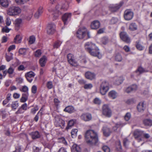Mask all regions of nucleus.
Returning a JSON list of instances; mask_svg holds the SVG:
<instances>
[{
	"label": "nucleus",
	"instance_id": "35",
	"mask_svg": "<svg viewBox=\"0 0 152 152\" xmlns=\"http://www.w3.org/2000/svg\"><path fill=\"white\" fill-rule=\"evenodd\" d=\"M129 29L132 31L136 30L137 29V26L135 23H132L129 25Z\"/></svg>",
	"mask_w": 152,
	"mask_h": 152
},
{
	"label": "nucleus",
	"instance_id": "55",
	"mask_svg": "<svg viewBox=\"0 0 152 152\" xmlns=\"http://www.w3.org/2000/svg\"><path fill=\"white\" fill-rule=\"evenodd\" d=\"M130 87L132 91H135L136 90H137V85L135 84H133Z\"/></svg>",
	"mask_w": 152,
	"mask_h": 152
},
{
	"label": "nucleus",
	"instance_id": "6",
	"mask_svg": "<svg viewBox=\"0 0 152 152\" xmlns=\"http://www.w3.org/2000/svg\"><path fill=\"white\" fill-rule=\"evenodd\" d=\"M87 30L85 27L80 28L77 32V37L80 39L83 38L86 35Z\"/></svg>",
	"mask_w": 152,
	"mask_h": 152
},
{
	"label": "nucleus",
	"instance_id": "3",
	"mask_svg": "<svg viewBox=\"0 0 152 152\" xmlns=\"http://www.w3.org/2000/svg\"><path fill=\"white\" fill-rule=\"evenodd\" d=\"M21 12V10L18 7L12 6L7 9V13L9 16H14L18 15Z\"/></svg>",
	"mask_w": 152,
	"mask_h": 152
},
{
	"label": "nucleus",
	"instance_id": "32",
	"mask_svg": "<svg viewBox=\"0 0 152 152\" xmlns=\"http://www.w3.org/2000/svg\"><path fill=\"white\" fill-rule=\"evenodd\" d=\"M144 124L145 126H151L152 125V121L148 119H145L143 121Z\"/></svg>",
	"mask_w": 152,
	"mask_h": 152
},
{
	"label": "nucleus",
	"instance_id": "60",
	"mask_svg": "<svg viewBox=\"0 0 152 152\" xmlns=\"http://www.w3.org/2000/svg\"><path fill=\"white\" fill-rule=\"evenodd\" d=\"M37 90V88L36 86H33L31 88L32 92L33 94L36 93Z\"/></svg>",
	"mask_w": 152,
	"mask_h": 152
},
{
	"label": "nucleus",
	"instance_id": "57",
	"mask_svg": "<svg viewBox=\"0 0 152 152\" xmlns=\"http://www.w3.org/2000/svg\"><path fill=\"white\" fill-rule=\"evenodd\" d=\"M136 47L139 50H142L143 49L142 46L139 43H137Z\"/></svg>",
	"mask_w": 152,
	"mask_h": 152
},
{
	"label": "nucleus",
	"instance_id": "50",
	"mask_svg": "<svg viewBox=\"0 0 152 152\" xmlns=\"http://www.w3.org/2000/svg\"><path fill=\"white\" fill-rule=\"evenodd\" d=\"M5 23L6 25L7 26L10 25L11 23V21L10 18L9 17H7L5 20Z\"/></svg>",
	"mask_w": 152,
	"mask_h": 152
},
{
	"label": "nucleus",
	"instance_id": "44",
	"mask_svg": "<svg viewBox=\"0 0 152 152\" xmlns=\"http://www.w3.org/2000/svg\"><path fill=\"white\" fill-rule=\"evenodd\" d=\"M35 40V38L34 36H31L29 38V44H31L34 43Z\"/></svg>",
	"mask_w": 152,
	"mask_h": 152
},
{
	"label": "nucleus",
	"instance_id": "15",
	"mask_svg": "<svg viewBox=\"0 0 152 152\" xmlns=\"http://www.w3.org/2000/svg\"><path fill=\"white\" fill-rule=\"evenodd\" d=\"M81 119L84 121H88L90 120L92 118L91 115L89 113H85L83 114L81 116Z\"/></svg>",
	"mask_w": 152,
	"mask_h": 152
},
{
	"label": "nucleus",
	"instance_id": "41",
	"mask_svg": "<svg viewBox=\"0 0 152 152\" xmlns=\"http://www.w3.org/2000/svg\"><path fill=\"white\" fill-rule=\"evenodd\" d=\"M101 42L102 44L105 45L108 42V39L106 37H103L102 38Z\"/></svg>",
	"mask_w": 152,
	"mask_h": 152
},
{
	"label": "nucleus",
	"instance_id": "16",
	"mask_svg": "<svg viewBox=\"0 0 152 152\" xmlns=\"http://www.w3.org/2000/svg\"><path fill=\"white\" fill-rule=\"evenodd\" d=\"M85 76L87 79L91 80L95 78V74L89 71L86 72Z\"/></svg>",
	"mask_w": 152,
	"mask_h": 152
},
{
	"label": "nucleus",
	"instance_id": "40",
	"mask_svg": "<svg viewBox=\"0 0 152 152\" xmlns=\"http://www.w3.org/2000/svg\"><path fill=\"white\" fill-rule=\"evenodd\" d=\"M131 116V114L130 113H126L124 116L125 120L127 121H129L130 118Z\"/></svg>",
	"mask_w": 152,
	"mask_h": 152
},
{
	"label": "nucleus",
	"instance_id": "24",
	"mask_svg": "<svg viewBox=\"0 0 152 152\" xmlns=\"http://www.w3.org/2000/svg\"><path fill=\"white\" fill-rule=\"evenodd\" d=\"M43 7H39L38 11L36 12L35 14L34 15V17L35 18L37 19L39 18L40 15L43 12Z\"/></svg>",
	"mask_w": 152,
	"mask_h": 152
},
{
	"label": "nucleus",
	"instance_id": "1",
	"mask_svg": "<svg viewBox=\"0 0 152 152\" xmlns=\"http://www.w3.org/2000/svg\"><path fill=\"white\" fill-rule=\"evenodd\" d=\"M85 137L87 143L89 144H95L98 141V134L94 130H87L86 132Z\"/></svg>",
	"mask_w": 152,
	"mask_h": 152
},
{
	"label": "nucleus",
	"instance_id": "48",
	"mask_svg": "<svg viewBox=\"0 0 152 152\" xmlns=\"http://www.w3.org/2000/svg\"><path fill=\"white\" fill-rule=\"evenodd\" d=\"M41 55V52L39 50L36 51L34 53V56L36 57H39Z\"/></svg>",
	"mask_w": 152,
	"mask_h": 152
},
{
	"label": "nucleus",
	"instance_id": "43",
	"mask_svg": "<svg viewBox=\"0 0 152 152\" xmlns=\"http://www.w3.org/2000/svg\"><path fill=\"white\" fill-rule=\"evenodd\" d=\"M46 86L47 88L49 89L52 88L53 86L52 82L50 81L48 82L47 83Z\"/></svg>",
	"mask_w": 152,
	"mask_h": 152
},
{
	"label": "nucleus",
	"instance_id": "5",
	"mask_svg": "<svg viewBox=\"0 0 152 152\" xmlns=\"http://www.w3.org/2000/svg\"><path fill=\"white\" fill-rule=\"evenodd\" d=\"M143 134V131L137 129L135 130L134 132V138L139 142L142 140L143 139L142 137Z\"/></svg>",
	"mask_w": 152,
	"mask_h": 152
},
{
	"label": "nucleus",
	"instance_id": "38",
	"mask_svg": "<svg viewBox=\"0 0 152 152\" xmlns=\"http://www.w3.org/2000/svg\"><path fill=\"white\" fill-rule=\"evenodd\" d=\"M77 131L78 130L77 129H74L72 130L71 134L72 138H73L76 136Z\"/></svg>",
	"mask_w": 152,
	"mask_h": 152
},
{
	"label": "nucleus",
	"instance_id": "63",
	"mask_svg": "<svg viewBox=\"0 0 152 152\" xmlns=\"http://www.w3.org/2000/svg\"><path fill=\"white\" fill-rule=\"evenodd\" d=\"M24 111L22 109L21 107L19 108L18 110L16 112V114H19L20 113H23Z\"/></svg>",
	"mask_w": 152,
	"mask_h": 152
},
{
	"label": "nucleus",
	"instance_id": "59",
	"mask_svg": "<svg viewBox=\"0 0 152 152\" xmlns=\"http://www.w3.org/2000/svg\"><path fill=\"white\" fill-rule=\"evenodd\" d=\"M19 52L21 54H25L26 53V50L24 48H20L19 50Z\"/></svg>",
	"mask_w": 152,
	"mask_h": 152
},
{
	"label": "nucleus",
	"instance_id": "30",
	"mask_svg": "<svg viewBox=\"0 0 152 152\" xmlns=\"http://www.w3.org/2000/svg\"><path fill=\"white\" fill-rule=\"evenodd\" d=\"M58 124L57 126H60L62 129H63L64 126L65 122L64 121L61 119H59L58 121H57Z\"/></svg>",
	"mask_w": 152,
	"mask_h": 152
},
{
	"label": "nucleus",
	"instance_id": "33",
	"mask_svg": "<svg viewBox=\"0 0 152 152\" xmlns=\"http://www.w3.org/2000/svg\"><path fill=\"white\" fill-rule=\"evenodd\" d=\"M19 106L18 103V101H14L12 102L11 107L12 110L16 109Z\"/></svg>",
	"mask_w": 152,
	"mask_h": 152
},
{
	"label": "nucleus",
	"instance_id": "23",
	"mask_svg": "<svg viewBox=\"0 0 152 152\" xmlns=\"http://www.w3.org/2000/svg\"><path fill=\"white\" fill-rule=\"evenodd\" d=\"M109 97L113 99H115L117 96V93L114 91H111L108 93Z\"/></svg>",
	"mask_w": 152,
	"mask_h": 152
},
{
	"label": "nucleus",
	"instance_id": "14",
	"mask_svg": "<svg viewBox=\"0 0 152 152\" xmlns=\"http://www.w3.org/2000/svg\"><path fill=\"white\" fill-rule=\"evenodd\" d=\"M100 26L99 22L97 20H95L92 22L91 24V29H96L98 28Z\"/></svg>",
	"mask_w": 152,
	"mask_h": 152
},
{
	"label": "nucleus",
	"instance_id": "47",
	"mask_svg": "<svg viewBox=\"0 0 152 152\" xmlns=\"http://www.w3.org/2000/svg\"><path fill=\"white\" fill-rule=\"evenodd\" d=\"M137 72H139L140 73H142L143 72H147L148 71L142 67H139L137 70Z\"/></svg>",
	"mask_w": 152,
	"mask_h": 152
},
{
	"label": "nucleus",
	"instance_id": "9",
	"mask_svg": "<svg viewBox=\"0 0 152 152\" xmlns=\"http://www.w3.org/2000/svg\"><path fill=\"white\" fill-rule=\"evenodd\" d=\"M55 25L53 23L48 24L46 29L47 34L49 35L53 34L55 31Z\"/></svg>",
	"mask_w": 152,
	"mask_h": 152
},
{
	"label": "nucleus",
	"instance_id": "20",
	"mask_svg": "<svg viewBox=\"0 0 152 152\" xmlns=\"http://www.w3.org/2000/svg\"><path fill=\"white\" fill-rule=\"evenodd\" d=\"M72 152H81V149L79 146L76 144H74L71 148Z\"/></svg>",
	"mask_w": 152,
	"mask_h": 152
},
{
	"label": "nucleus",
	"instance_id": "37",
	"mask_svg": "<svg viewBox=\"0 0 152 152\" xmlns=\"http://www.w3.org/2000/svg\"><path fill=\"white\" fill-rule=\"evenodd\" d=\"M115 59L118 61H121L122 59L121 55L119 53L117 54L115 57Z\"/></svg>",
	"mask_w": 152,
	"mask_h": 152
},
{
	"label": "nucleus",
	"instance_id": "17",
	"mask_svg": "<svg viewBox=\"0 0 152 152\" xmlns=\"http://www.w3.org/2000/svg\"><path fill=\"white\" fill-rule=\"evenodd\" d=\"M85 49L88 51L92 48H94L95 47V44H92L91 42H87L85 44Z\"/></svg>",
	"mask_w": 152,
	"mask_h": 152
},
{
	"label": "nucleus",
	"instance_id": "21",
	"mask_svg": "<svg viewBox=\"0 0 152 152\" xmlns=\"http://www.w3.org/2000/svg\"><path fill=\"white\" fill-rule=\"evenodd\" d=\"M30 134L33 139L39 138L40 137V134L39 132L37 131L32 132L30 133Z\"/></svg>",
	"mask_w": 152,
	"mask_h": 152
},
{
	"label": "nucleus",
	"instance_id": "62",
	"mask_svg": "<svg viewBox=\"0 0 152 152\" xmlns=\"http://www.w3.org/2000/svg\"><path fill=\"white\" fill-rule=\"evenodd\" d=\"M16 81L19 83L20 84L23 82V79L21 77H18L16 79Z\"/></svg>",
	"mask_w": 152,
	"mask_h": 152
},
{
	"label": "nucleus",
	"instance_id": "19",
	"mask_svg": "<svg viewBox=\"0 0 152 152\" xmlns=\"http://www.w3.org/2000/svg\"><path fill=\"white\" fill-rule=\"evenodd\" d=\"M71 15V13H66L63 15L62 17V19L64 24H66L67 20L70 18Z\"/></svg>",
	"mask_w": 152,
	"mask_h": 152
},
{
	"label": "nucleus",
	"instance_id": "29",
	"mask_svg": "<svg viewBox=\"0 0 152 152\" xmlns=\"http://www.w3.org/2000/svg\"><path fill=\"white\" fill-rule=\"evenodd\" d=\"M64 111L69 113H71L74 112V109L73 107L72 106H68L65 108Z\"/></svg>",
	"mask_w": 152,
	"mask_h": 152
},
{
	"label": "nucleus",
	"instance_id": "42",
	"mask_svg": "<svg viewBox=\"0 0 152 152\" xmlns=\"http://www.w3.org/2000/svg\"><path fill=\"white\" fill-rule=\"evenodd\" d=\"M93 87V85L91 83L86 84V83L84 86V88L86 89H91Z\"/></svg>",
	"mask_w": 152,
	"mask_h": 152
},
{
	"label": "nucleus",
	"instance_id": "18",
	"mask_svg": "<svg viewBox=\"0 0 152 152\" xmlns=\"http://www.w3.org/2000/svg\"><path fill=\"white\" fill-rule=\"evenodd\" d=\"M22 22V20L18 18L16 19L14 23L16 30H18L19 29Z\"/></svg>",
	"mask_w": 152,
	"mask_h": 152
},
{
	"label": "nucleus",
	"instance_id": "31",
	"mask_svg": "<svg viewBox=\"0 0 152 152\" xmlns=\"http://www.w3.org/2000/svg\"><path fill=\"white\" fill-rule=\"evenodd\" d=\"M121 6L120 5H116L110 7V10L113 12H115L118 10Z\"/></svg>",
	"mask_w": 152,
	"mask_h": 152
},
{
	"label": "nucleus",
	"instance_id": "34",
	"mask_svg": "<svg viewBox=\"0 0 152 152\" xmlns=\"http://www.w3.org/2000/svg\"><path fill=\"white\" fill-rule=\"evenodd\" d=\"M21 38L19 35H17L14 38V42L16 43H19L20 42Z\"/></svg>",
	"mask_w": 152,
	"mask_h": 152
},
{
	"label": "nucleus",
	"instance_id": "10",
	"mask_svg": "<svg viewBox=\"0 0 152 152\" xmlns=\"http://www.w3.org/2000/svg\"><path fill=\"white\" fill-rule=\"evenodd\" d=\"M88 52L91 55L94 56H97L99 58H100L101 57L99 51V49L96 46L95 48H92Z\"/></svg>",
	"mask_w": 152,
	"mask_h": 152
},
{
	"label": "nucleus",
	"instance_id": "49",
	"mask_svg": "<svg viewBox=\"0 0 152 152\" xmlns=\"http://www.w3.org/2000/svg\"><path fill=\"white\" fill-rule=\"evenodd\" d=\"M38 109L39 108L37 106L31 109V113L32 114H34L38 110Z\"/></svg>",
	"mask_w": 152,
	"mask_h": 152
},
{
	"label": "nucleus",
	"instance_id": "61",
	"mask_svg": "<svg viewBox=\"0 0 152 152\" xmlns=\"http://www.w3.org/2000/svg\"><path fill=\"white\" fill-rule=\"evenodd\" d=\"M123 49L126 52H128L130 50V49L129 47L126 45H125Z\"/></svg>",
	"mask_w": 152,
	"mask_h": 152
},
{
	"label": "nucleus",
	"instance_id": "51",
	"mask_svg": "<svg viewBox=\"0 0 152 152\" xmlns=\"http://www.w3.org/2000/svg\"><path fill=\"white\" fill-rule=\"evenodd\" d=\"M61 42L60 41H57L55 42L53 47L55 48H58L61 45Z\"/></svg>",
	"mask_w": 152,
	"mask_h": 152
},
{
	"label": "nucleus",
	"instance_id": "13",
	"mask_svg": "<svg viewBox=\"0 0 152 152\" xmlns=\"http://www.w3.org/2000/svg\"><path fill=\"white\" fill-rule=\"evenodd\" d=\"M35 76V74L32 72H30L25 75V77L27 80L29 82H31Z\"/></svg>",
	"mask_w": 152,
	"mask_h": 152
},
{
	"label": "nucleus",
	"instance_id": "28",
	"mask_svg": "<svg viewBox=\"0 0 152 152\" xmlns=\"http://www.w3.org/2000/svg\"><path fill=\"white\" fill-rule=\"evenodd\" d=\"M46 58L45 56H44L39 60V63L41 66L43 67L45 66L46 63Z\"/></svg>",
	"mask_w": 152,
	"mask_h": 152
},
{
	"label": "nucleus",
	"instance_id": "12",
	"mask_svg": "<svg viewBox=\"0 0 152 152\" xmlns=\"http://www.w3.org/2000/svg\"><path fill=\"white\" fill-rule=\"evenodd\" d=\"M121 38L124 41L127 43H129L130 42V39L128 37L126 33L124 32H121L120 34Z\"/></svg>",
	"mask_w": 152,
	"mask_h": 152
},
{
	"label": "nucleus",
	"instance_id": "26",
	"mask_svg": "<svg viewBox=\"0 0 152 152\" xmlns=\"http://www.w3.org/2000/svg\"><path fill=\"white\" fill-rule=\"evenodd\" d=\"M114 83L117 85L121 84L123 82V79L122 77H116L115 78Z\"/></svg>",
	"mask_w": 152,
	"mask_h": 152
},
{
	"label": "nucleus",
	"instance_id": "56",
	"mask_svg": "<svg viewBox=\"0 0 152 152\" xmlns=\"http://www.w3.org/2000/svg\"><path fill=\"white\" fill-rule=\"evenodd\" d=\"M121 125V124L120 123H118L116 124L115 126H114L113 128V130L114 131H115L117 130V128L120 127Z\"/></svg>",
	"mask_w": 152,
	"mask_h": 152
},
{
	"label": "nucleus",
	"instance_id": "52",
	"mask_svg": "<svg viewBox=\"0 0 152 152\" xmlns=\"http://www.w3.org/2000/svg\"><path fill=\"white\" fill-rule=\"evenodd\" d=\"M28 90V87L26 86H24L22 88L20 91H21L25 92L26 93H28L27 91Z\"/></svg>",
	"mask_w": 152,
	"mask_h": 152
},
{
	"label": "nucleus",
	"instance_id": "22",
	"mask_svg": "<svg viewBox=\"0 0 152 152\" xmlns=\"http://www.w3.org/2000/svg\"><path fill=\"white\" fill-rule=\"evenodd\" d=\"M103 131L104 135L106 137L109 136L111 133L110 129L106 127H103Z\"/></svg>",
	"mask_w": 152,
	"mask_h": 152
},
{
	"label": "nucleus",
	"instance_id": "4",
	"mask_svg": "<svg viewBox=\"0 0 152 152\" xmlns=\"http://www.w3.org/2000/svg\"><path fill=\"white\" fill-rule=\"evenodd\" d=\"M109 89V84L108 82L103 81L101 84L100 91L101 94L103 95H104L107 92Z\"/></svg>",
	"mask_w": 152,
	"mask_h": 152
},
{
	"label": "nucleus",
	"instance_id": "39",
	"mask_svg": "<svg viewBox=\"0 0 152 152\" xmlns=\"http://www.w3.org/2000/svg\"><path fill=\"white\" fill-rule=\"evenodd\" d=\"M29 0H15V1L18 4H23Z\"/></svg>",
	"mask_w": 152,
	"mask_h": 152
},
{
	"label": "nucleus",
	"instance_id": "36",
	"mask_svg": "<svg viewBox=\"0 0 152 152\" xmlns=\"http://www.w3.org/2000/svg\"><path fill=\"white\" fill-rule=\"evenodd\" d=\"M75 122L73 120H71L68 122L67 127L66 129H70L74 125Z\"/></svg>",
	"mask_w": 152,
	"mask_h": 152
},
{
	"label": "nucleus",
	"instance_id": "7",
	"mask_svg": "<svg viewBox=\"0 0 152 152\" xmlns=\"http://www.w3.org/2000/svg\"><path fill=\"white\" fill-rule=\"evenodd\" d=\"M102 113L106 116L109 117L112 115V112L108 106L107 104H104L102 107Z\"/></svg>",
	"mask_w": 152,
	"mask_h": 152
},
{
	"label": "nucleus",
	"instance_id": "25",
	"mask_svg": "<svg viewBox=\"0 0 152 152\" xmlns=\"http://www.w3.org/2000/svg\"><path fill=\"white\" fill-rule=\"evenodd\" d=\"M144 108V104L143 102H140L137 106V109L139 112L143 111Z\"/></svg>",
	"mask_w": 152,
	"mask_h": 152
},
{
	"label": "nucleus",
	"instance_id": "58",
	"mask_svg": "<svg viewBox=\"0 0 152 152\" xmlns=\"http://www.w3.org/2000/svg\"><path fill=\"white\" fill-rule=\"evenodd\" d=\"M118 21V19L117 18H113L111 20V22L112 24H114L115 23Z\"/></svg>",
	"mask_w": 152,
	"mask_h": 152
},
{
	"label": "nucleus",
	"instance_id": "45",
	"mask_svg": "<svg viewBox=\"0 0 152 152\" xmlns=\"http://www.w3.org/2000/svg\"><path fill=\"white\" fill-rule=\"evenodd\" d=\"M102 149L104 152H110V149L106 145H104L102 147Z\"/></svg>",
	"mask_w": 152,
	"mask_h": 152
},
{
	"label": "nucleus",
	"instance_id": "11",
	"mask_svg": "<svg viewBox=\"0 0 152 152\" xmlns=\"http://www.w3.org/2000/svg\"><path fill=\"white\" fill-rule=\"evenodd\" d=\"M124 16L126 20H130L132 18L133 16V13L130 10H127L124 12Z\"/></svg>",
	"mask_w": 152,
	"mask_h": 152
},
{
	"label": "nucleus",
	"instance_id": "54",
	"mask_svg": "<svg viewBox=\"0 0 152 152\" xmlns=\"http://www.w3.org/2000/svg\"><path fill=\"white\" fill-rule=\"evenodd\" d=\"M94 102L95 104H100L101 101L98 98H96L94 100Z\"/></svg>",
	"mask_w": 152,
	"mask_h": 152
},
{
	"label": "nucleus",
	"instance_id": "64",
	"mask_svg": "<svg viewBox=\"0 0 152 152\" xmlns=\"http://www.w3.org/2000/svg\"><path fill=\"white\" fill-rule=\"evenodd\" d=\"M33 149L34 152H39V148L35 146H34Z\"/></svg>",
	"mask_w": 152,
	"mask_h": 152
},
{
	"label": "nucleus",
	"instance_id": "27",
	"mask_svg": "<svg viewBox=\"0 0 152 152\" xmlns=\"http://www.w3.org/2000/svg\"><path fill=\"white\" fill-rule=\"evenodd\" d=\"M0 4L2 7L7 8L9 5V3L8 0H0Z\"/></svg>",
	"mask_w": 152,
	"mask_h": 152
},
{
	"label": "nucleus",
	"instance_id": "53",
	"mask_svg": "<svg viewBox=\"0 0 152 152\" xmlns=\"http://www.w3.org/2000/svg\"><path fill=\"white\" fill-rule=\"evenodd\" d=\"M10 31V29H9L7 26H5L2 28V31L3 32H5L6 33Z\"/></svg>",
	"mask_w": 152,
	"mask_h": 152
},
{
	"label": "nucleus",
	"instance_id": "2",
	"mask_svg": "<svg viewBox=\"0 0 152 152\" xmlns=\"http://www.w3.org/2000/svg\"><path fill=\"white\" fill-rule=\"evenodd\" d=\"M68 5L69 2L66 1L63 2L61 6L59 4L57 5L56 7V10L54 11V14H53L54 20L56 19L57 18L58 15L61 14L60 10H66L68 8Z\"/></svg>",
	"mask_w": 152,
	"mask_h": 152
},
{
	"label": "nucleus",
	"instance_id": "46",
	"mask_svg": "<svg viewBox=\"0 0 152 152\" xmlns=\"http://www.w3.org/2000/svg\"><path fill=\"white\" fill-rule=\"evenodd\" d=\"M58 140L59 142L63 143L65 145L67 144V142L64 138L63 137L59 138Z\"/></svg>",
	"mask_w": 152,
	"mask_h": 152
},
{
	"label": "nucleus",
	"instance_id": "8",
	"mask_svg": "<svg viewBox=\"0 0 152 152\" xmlns=\"http://www.w3.org/2000/svg\"><path fill=\"white\" fill-rule=\"evenodd\" d=\"M67 58L69 63L71 65L74 66H77V62L75 60L74 56L72 54H68L67 56Z\"/></svg>",
	"mask_w": 152,
	"mask_h": 152
}]
</instances>
